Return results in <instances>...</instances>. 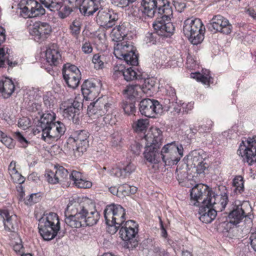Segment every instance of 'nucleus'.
<instances>
[{"label":"nucleus","instance_id":"ddd939ff","mask_svg":"<svg viewBox=\"0 0 256 256\" xmlns=\"http://www.w3.org/2000/svg\"><path fill=\"white\" fill-rule=\"evenodd\" d=\"M119 19V14L112 9L101 8L98 12L96 22L100 26L108 29L114 26Z\"/></svg>","mask_w":256,"mask_h":256},{"label":"nucleus","instance_id":"7c9ffc66","mask_svg":"<svg viewBox=\"0 0 256 256\" xmlns=\"http://www.w3.org/2000/svg\"><path fill=\"white\" fill-rule=\"evenodd\" d=\"M141 88L138 84H129L123 90V94L130 100H138L139 93L141 92Z\"/></svg>","mask_w":256,"mask_h":256},{"label":"nucleus","instance_id":"9d476101","mask_svg":"<svg viewBox=\"0 0 256 256\" xmlns=\"http://www.w3.org/2000/svg\"><path fill=\"white\" fill-rule=\"evenodd\" d=\"M237 154L244 162L252 165L256 162V136H249L240 144Z\"/></svg>","mask_w":256,"mask_h":256},{"label":"nucleus","instance_id":"b1692460","mask_svg":"<svg viewBox=\"0 0 256 256\" xmlns=\"http://www.w3.org/2000/svg\"><path fill=\"white\" fill-rule=\"evenodd\" d=\"M214 206H209L206 204L199 206V219L201 222L208 224L211 222L215 218L217 212L213 208Z\"/></svg>","mask_w":256,"mask_h":256},{"label":"nucleus","instance_id":"dca6fc26","mask_svg":"<svg viewBox=\"0 0 256 256\" xmlns=\"http://www.w3.org/2000/svg\"><path fill=\"white\" fill-rule=\"evenodd\" d=\"M64 79L68 86L76 88L79 84L81 74L79 69L74 65L64 64L62 70Z\"/></svg>","mask_w":256,"mask_h":256},{"label":"nucleus","instance_id":"603ef678","mask_svg":"<svg viewBox=\"0 0 256 256\" xmlns=\"http://www.w3.org/2000/svg\"><path fill=\"white\" fill-rule=\"evenodd\" d=\"M118 30L119 29L116 26L112 28L110 33V37L112 40L116 42V43L122 42L124 39V38L122 34H120Z\"/></svg>","mask_w":256,"mask_h":256},{"label":"nucleus","instance_id":"a18cd8bd","mask_svg":"<svg viewBox=\"0 0 256 256\" xmlns=\"http://www.w3.org/2000/svg\"><path fill=\"white\" fill-rule=\"evenodd\" d=\"M99 174H102V176H106L108 174L114 176H124L122 170L118 168H112L110 172H108L106 171V167H104L102 169H101L100 171L99 172Z\"/></svg>","mask_w":256,"mask_h":256},{"label":"nucleus","instance_id":"49530a36","mask_svg":"<svg viewBox=\"0 0 256 256\" xmlns=\"http://www.w3.org/2000/svg\"><path fill=\"white\" fill-rule=\"evenodd\" d=\"M122 107L124 113L128 115L132 114L136 112L135 104L132 102L124 101L122 102Z\"/></svg>","mask_w":256,"mask_h":256},{"label":"nucleus","instance_id":"8fccbe9b","mask_svg":"<svg viewBox=\"0 0 256 256\" xmlns=\"http://www.w3.org/2000/svg\"><path fill=\"white\" fill-rule=\"evenodd\" d=\"M40 200V193L32 194L26 198L24 200L25 204L32 206L34 204L38 202Z\"/></svg>","mask_w":256,"mask_h":256},{"label":"nucleus","instance_id":"4c0bfd02","mask_svg":"<svg viewBox=\"0 0 256 256\" xmlns=\"http://www.w3.org/2000/svg\"><path fill=\"white\" fill-rule=\"evenodd\" d=\"M191 77L196 78L198 81L204 84H209L212 77L210 76V72L205 70L202 74L195 72L191 74Z\"/></svg>","mask_w":256,"mask_h":256},{"label":"nucleus","instance_id":"bf43d9fd","mask_svg":"<svg viewBox=\"0 0 256 256\" xmlns=\"http://www.w3.org/2000/svg\"><path fill=\"white\" fill-rule=\"evenodd\" d=\"M172 98L169 97H166V98L164 100V106L167 108V110H169L170 109H175L177 106V100H174V102L172 103Z\"/></svg>","mask_w":256,"mask_h":256},{"label":"nucleus","instance_id":"0eeeda50","mask_svg":"<svg viewBox=\"0 0 256 256\" xmlns=\"http://www.w3.org/2000/svg\"><path fill=\"white\" fill-rule=\"evenodd\" d=\"M136 48L132 43L128 41H122L114 44V56L119 59H123L128 64L136 66L138 56L135 54Z\"/></svg>","mask_w":256,"mask_h":256},{"label":"nucleus","instance_id":"f3484780","mask_svg":"<svg viewBox=\"0 0 256 256\" xmlns=\"http://www.w3.org/2000/svg\"><path fill=\"white\" fill-rule=\"evenodd\" d=\"M111 106L112 104L108 102L106 97L99 98L88 106V114L90 116H95L98 118L111 111Z\"/></svg>","mask_w":256,"mask_h":256},{"label":"nucleus","instance_id":"a211bd4d","mask_svg":"<svg viewBox=\"0 0 256 256\" xmlns=\"http://www.w3.org/2000/svg\"><path fill=\"white\" fill-rule=\"evenodd\" d=\"M42 134V138L48 142L57 140L63 136L66 130L65 124L60 121H55Z\"/></svg>","mask_w":256,"mask_h":256},{"label":"nucleus","instance_id":"f8f14e48","mask_svg":"<svg viewBox=\"0 0 256 256\" xmlns=\"http://www.w3.org/2000/svg\"><path fill=\"white\" fill-rule=\"evenodd\" d=\"M82 106V103L79 100V98L69 100L64 103L63 116L74 124H78L81 119L80 108Z\"/></svg>","mask_w":256,"mask_h":256},{"label":"nucleus","instance_id":"c85d7f7f","mask_svg":"<svg viewBox=\"0 0 256 256\" xmlns=\"http://www.w3.org/2000/svg\"><path fill=\"white\" fill-rule=\"evenodd\" d=\"M10 50L8 48H0V68L4 67L6 62L9 67L13 68L18 64L16 61H12Z\"/></svg>","mask_w":256,"mask_h":256},{"label":"nucleus","instance_id":"c756f323","mask_svg":"<svg viewBox=\"0 0 256 256\" xmlns=\"http://www.w3.org/2000/svg\"><path fill=\"white\" fill-rule=\"evenodd\" d=\"M142 9L141 10V12L148 17L152 18L154 16L158 7V1L157 0H142Z\"/></svg>","mask_w":256,"mask_h":256},{"label":"nucleus","instance_id":"2eb2a0df","mask_svg":"<svg viewBox=\"0 0 256 256\" xmlns=\"http://www.w3.org/2000/svg\"><path fill=\"white\" fill-rule=\"evenodd\" d=\"M139 106L141 114L148 118H155L162 112V106L156 100L144 99L140 102Z\"/></svg>","mask_w":256,"mask_h":256},{"label":"nucleus","instance_id":"9b49d317","mask_svg":"<svg viewBox=\"0 0 256 256\" xmlns=\"http://www.w3.org/2000/svg\"><path fill=\"white\" fill-rule=\"evenodd\" d=\"M206 158V154L203 150H193L187 156V164L195 168L198 174H206L208 168V164L204 162Z\"/></svg>","mask_w":256,"mask_h":256},{"label":"nucleus","instance_id":"4be33fe9","mask_svg":"<svg viewBox=\"0 0 256 256\" xmlns=\"http://www.w3.org/2000/svg\"><path fill=\"white\" fill-rule=\"evenodd\" d=\"M56 114L52 110H47L40 116V120L36 124V128L34 129V135L38 134L40 132L42 133L44 130L50 126L51 124L55 122Z\"/></svg>","mask_w":256,"mask_h":256},{"label":"nucleus","instance_id":"6e6d98bb","mask_svg":"<svg viewBox=\"0 0 256 256\" xmlns=\"http://www.w3.org/2000/svg\"><path fill=\"white\" fill-rule=\"evenodd\" d=\"M80 22L78 20H74L70 26V29L72 34L77 35L80 32Z\"/></svg>","mask_w":256,"mask_h":256},{"label":"nucleus","instance_id":"37998d69","mask_svg":"<svg viewBox=\"0 0 256 256\" xmlns=\"http://www.w3.org/2000/svg\"><path fill=\"white\" fill-rule=\"evenodd\" d=\"M148 124V119H140L134 123L132 127L136 132H143L146 130Z\"/></svg>","mask_w":256,"mask_h":256},{"label":"nucleus","instance_id":"a19ab883","mask_svg":"<svg viewBox=\"0 0 256 256\" xmlns=\"http://www.w3.org/2000/svg\"><path fill=\"white\" fill-rule=\"evenodd\" d=\"M78 188H88L92 186V182L86 180V177H70Z\"/></svg>","mask_w":256,"mask_h":256},{"label":"nucleus","instance_id":"ea45409f","mask_svg":"<svg viewBox=\"0 0 256 256\" xmlns=\"http://www.w3.org/2000/svg\"><path fill=\"white\" fill-rule=\"evenodd\" d=\"M54 169L55 170L54 176H66L68 174L69 176H78L82 174L80 172L72 170H68L62 166H55Z\"/></svg>","mask_w":256,"mask_h":256},{"label":"nucleus","instance_id":"6e6552de","mask_svg":"<svg viewBox=\"0 0 256 256\" xmlns=\"http://www.w3.org/2000/svg\"><path fill=\"white\" fill-rule=\"evenodd\" d=\"M138 226L135 221L128 220L120 226V237L126 242L125 246L128 248H132L138 246V242L135 238L138 234Z\"/></svg>","mask_w":256,"mask_h":256},{"label":"nucleus","instance_id":"e2e57ef3","mask_svg":"<svg viewBox=\"0 0 256 256\" xmlns=\"http://www.w3.org/2000/svg\"><path fill=\"white\" fill-rule=\"evenodd\" d=\"M43 100L44 104L46 107L50 108L52 106H54V100L51 94L48 93L45 94L44 96Z\"/></svg>","mask_w":256,"mask_h":256},{"label":"nucleus","instance_id":"c9c22d12","mask_svg":"<svg viewBox=\"0 0 256 256\" xmlns=\"http://www.w3.org/2000/svg\"><path fill=\"white\" fill-rule=\"evenodd\" d=\"M4 229L8 232H16L18 230V222L16 216H8L4 224Z\"/></svg>","mask_w":256,"mask_h":256},{"label":"nucleus","instance_id":"58836bf2","mask_svg":"<svg viewBox=\"0 0 256 256\" xmlns=\"http://www.w3.org/2000/svg\"><path fill=\"white\" fill-rule=\"evenodd\" d=\"M50 11L60 10L62 7V0H40Z\"/></svg>","mask_w":256,"mask_h":256},{"label":"nucleus","instance_id":"69168bd1","mask_svg":"<svg viewBox=\"0 0 256 256\" xmlns=\"http://www.w3.org/2000/svg\"><path fill=\"white\" fill-rule=\"evenodd\" d=\"M131 151L136 155H139L141 152L142 146L138 142H134L130 146Z\"/></svg>","mask_w":256,"mask_h":256},{"label":"nucleus","instance_id":"6ab92c4d","mask_svg":"<svg viewBox=\"0 0 256 256\" xmlns=\"http://www.w3.org/2000/svg\"><path fill=\"white\" fill-rule=\"evenodd\" d=\"M52 28L47 22H36L30 28V34L38 42L45 40L50 36Z\"/></svg>","mask_w":256,"mask_h":256},{"label":"nucleus","instance_id":"412c9836","mask_svg":"<svg viewBox=\"0 0 256 256\" xmlns=\"http://www.w3.org/2000/svg\"><path fill=\"white\" fill-rule=\"evenodd\" d=\"M74 140L76 143V147L74 148L76 156H80L86 152L88 147V133L85 130H80L75 132Z\"/></svg>","mask_w":256,"mask_h":256},{"label":"nucleus","instance_id":"72a5a7b5","mask_svg":"<svg viewBox=\"0 0 256 256\" xmlns=\"http://www.w3.org/2000/svg\"><path fill=\"white\" fill-rule=\"evenodd\" d=\"M39 224H48L49 226H60V222L58 214L54 212H50L42 216L38 220Z\"/></svg>","mask_w":256,"mask_h":256},{"label":"nucleus","instance_id":"0e129e2a","mask_svg":"<svg viewBox=\"0 0 256 256\" xmlns=\"http://www.w3.org/2000/svg\"><path fill=\"white\" fill-rule=\"evenodd\" d=\"M30 124V120L26 117L20 118L18 121V126L19 127L25 130L28 128Z\"/></svg>","mask_w":256,"mask_h":256},{"label":"nucleus","instance_id":"2f4dec72","mask_svg":"<svg viewBox=\"0 0 256 256\" xmlns=\"http://www.w3.org/2000/svg\"><path fill=\"white\" fill-rule=\"evenodd\" d=\"M15 86L10 78H6L0 83V92L4 98H9L14 92Z\"/></svg>","mask_w":256,"mask_h":256},{"label":"nucleus","instance_id":"e433bc0d","mask_svg":"<svg viewBox=\"0 0 256 256\" xmlns=\"http://www.w3.org/2000/svg\"><path fill=\"white\" fill-rule=\"evenodd\" d=\"M166 57L160 50H156L151 57V61L152 64L156 68L160 67L165 64Z\"/></svg>","mask_w":256,"mask_h":256},{"label":"nucleus","instance_id":"39448f33","mask_svg":"<svg viewBox=\"0 0 256 256\" xmlns=\"http://www.w3.org/2000/svg\"><path fill=\"white\" fill-rule=\"evenodd\" d=\"M106 224L110 234H115L120 225L126 220L125 209L120 205L112 204L108 205L104 212Z\"/></svg>","mask_w":256,"mask_h":256},{"label":"nucleus","instance_id":"338daca9","mask_svg":"<svg viewBox=\"0 0 256 256\" xmlns=\"http://www.w3.org/2000/svg\"><path fill=\"white\" fill-rule=\"evenodd\" d=\"M92 46L90 42L86 41L82 44V50L84 53L86 54H90L92 52Z\"/></svg>","mask_w":256,"mask_h":256},{"label":"nucleus","instance_id":"09e8293b","mask_svg":"<svg viewBox=\"0 0 256 256\" xmlns=\"http://www.w3.org/2000/svg\"><path fill=\"white\" fill-rule=\"evenodd\" d=\"M234 186L236 187V191L242 194L244 191V177H234L233 180Z\"/></svg>","mask_w":256,"mask_h":256},{"label":"nucleus","instance_id":"20e7f679","mask_svg":"<svg viewBox=\"0 0 256 256\" xmlns=\"http://www.w3.org/2000/svg\"><path fill=\"white\" fill-rule=\"evenodd\" d=\"M89 209V205L84 202L69 203L65 212L64 222L67 226L76 228H82V222Z\"/></svg>","mask_w":256,"mask_h":256},{"label":"nucleus","instance_id":"4468645a","mask_svg":"<svg viewBox=\"0 0 256 256\" xmlns=\"http://www.w3.org/2000/svg\"><path fill=\"white\" fill-rule=\"evenodd\" d=\"M207 28L210 31L214 33L219 32L228 34L232 32V26L228 19L222 16L217 15L210 20Z\"/></svg>","mask_w":256,"mask_h":256},{"label":"nucleus","instance_id":"bb28decb","mask_svg":"<svg viewBox=\"0 0 256 256\" xmlns=\"http://www.w3.org/2000/svg\"><path fill=\"white\" fill-rule=\"evenodd\" d=\"M61 56L56 45L52 44L46 48V62L50 66H57L59 64Z\"/></svg>","mask_w":256,"mask_h":256},{"label":"nucleus","instance_id":"052dcab7","mask_svg":"<svg viewBox=\"0 0 256 256\" xmlns=\"http://www.w3.org/2000/svg\"><path fill=\"white\" fill-rule=\"evenodd\" d=\"M14 137L16 139L22 144V146L26 148L27 146L28 142L26 139L22 134L18 132H16L14 134Z\"/></svg>","mask_w":256,"mask_h":256},{"label":"nucleus","instance_id":"4d7b16f0","mask_svg":"<svg viewBox=\"0 0 256 256\" xmlns=\"http://www.w3.org/2000/svg\"><path fill=\"white\" fill-rule=\"evenodd\" d=\"M112 3L116 6L124 8L128 6L130 3H132L136 0H110Z\"/></svg>","mask_w":256,"mask_h":256},{"label":"nucleus","instance_id":"393cba45","mask_svg":"<svg viewBox=\"0 0 256 256\" xmlns=\"http://www.w3.org/2000/svg\"><path fill=\"white\" fill-rule=\"evenodd\" d=\"M82 92L86 100H93L98 94L100 88L92 80H86L82 86Z\"/></svg>","mask_w":256,"mask_h":256},{"label":"nucleus","instance_id":"13d9d810","mask_svg":"<svg viewBox=\"0 0 256 256\" xmlns=\"http://www.w3.org/2000/svg\"><path fill=\"white\" fill-rule=\"evenodd\" d=\"M154 256H169V254L164 249L154 245L152 248Z\"/></svg>","mask_w":256,"mask_h":256},{"label":"nucleus","instance_id":"f257e3e1","mask_svg":"<svg viewBox=\"0 0 256 256\" xmlns=\"http://www.w3.org/2000/svg\"><path fill=\"white\" fill-rule=\"evenodd\" d=\"M166 0H158L159 2H163L162 6L158 8V16L153 24L154 32H148L144 40L149 45L156 44L160 42V36L170 37L173 34L174 27L170 22L172 16V10L170 2L165 3Z\"/></svg>","mask_w":256,"mask_h":256},{"label":"nucleus","instance_id":"cd10ccee","mask_svg":"<svg viewBox=\"0 0 256 256\" xmlns=\"http://www.w3.org/2000/svg\"><path fill=\"white\" fill-rule=\"evenodd\" d=\"M244 212L242 206H234L228 212V220L230 223L236 226L244 218Z\"/></svg>","mask_w":256,"mask_h":256},{"label":"nucleus","instance_id":"5701e85b","mask_svg":"<svg viewBox=\"0 0 256 256\" xmlns=\"http://www.w3.org/2000/svg\"><path fill=\"white\" fill-rule=\"evenodd\" d=\"M103 0H83L80 7V10L84 15L93 14L96 11L102 8Z\"/></svg>","mask_w":256,"mask_h":256},{"label":"nucleus","instance_id":"7ed1b4c3","mask_svg":"<svg viewBox=\"0 0 256 256\" xmlns=\"http://www.w3.org/2000/svg\"><path fill=\"white\" fill-rule=\"evenodd\" d=\"M145 138L146 144L144 154V158L152 164L160 162L162 156L158 149L162 143V132L158 128H152Z\"/></svg>","mask_w":256,"mask_h":256},{"label":"nucleus","instance_id":"473e14b6","mask_svg":"<svg viewBox=\"0 0 256 256\" xmlns=\"http://www.w3.org/2000/svg\"><path fill=\"white\" fill-rule=\"evenodd\" d=\"M100 218V214L95 209L90 210L88 214L85 216V220L82 222V227H86L87 226H92L98 222Z\"/></svg>","mask_w":256,"mask_h":256},{"label":"nucleus","instance_id":"de8ad7c7","mask_svg":"<svg viewBox=\"0 0 256 256\" xmlns=\"http://www.w3.org/2000/svg\"><path fill=\"white\" fill-rule=\"evenodd\" d=\"M179 184L182 186L186 188L193 187L196 184V182L192 178H188V177H176Z\"/></svg>","mask_w":256,"mask_h":256},{"label":"nucleus","instance_id":"f704fd0d","mask_svg":"<svg viewBox=\"0 0 256 256\" xmlns=\"http://www.w3.org/2000/svg\"><path fill=\"white\" fill-rule=\"evenodd\" d=\"M141 90L148 96H152L156 92V80L153 78L146 80Z\"/></svg>","mask_w":256,"mask_h":256},{"label":"nucleus","instance_id":"5fc2aeb1","mask_svg":"<svg viewBox=\"0 0 256 256\" xmlns=\"http://www.w3.org/2000/svg\"><path fill=\"white\" fill-rule=\"evenodd\" d=\"M116 27L119 29L118 30L120 31V34H122L124 38H126L130 28V24L128 22H124L116 26Z\"/></svg>","mask_w":256,"mask_h":256},{"label":"nucleus","instance_id":"1a4fd4ad","mask_svg":"<svg viewBox=\"0 0 256 256\" xmlns=\"http://www.w3.org/2000/svg\"><path fill=\"white\" fill-rule=\"evenodd\" d=\"M184 149L181 144L175 142L167 144L160 152L162 162L168 166L176 164L183 156Z\"/></svg>","mask_w":256,"mask_h":256},{"label":"nucleus","instance_id":"3c124183","mask_svg":"<svg viewBox=\"0 0 256 256\" xmlns=\"http://www.w3.org/2000/svg\"><path fill=\"white\" fill-rule=\"evenodd\" d=\"M104 57L100 56L98 54L94 55L92 62L94 64V68L99 70L104 67Z\"/></svg>","mask_w":256,"mask_h":256},{"label":"nucleus","instance_id":"774afa93","mask_svg":"<svg viewBox=\"0 0 256 256\" xmlns=\"http://www.w3.org/2000/svg\"><path fill=\"white\" fill-rule=\"evenodd\" d=\"M72 9L68 6H65L64 8L59 11L58 16L62 18H64L71 13Z\"/></svg>","mask_w":256,"mask_h":256},{"label":"nucleus","instance_id":"864d4df0","mask_svg":"<svg viewBox=\"0 0 256 256\" xmlns=\"http://www.w3.org/2000/svg\"><path fill=\"white\" fill-rule=\"evenodd\" d=\"M110 111L108 112L107 114H106L102 118V122H102V124H114L116 122V116L113 115L112 114L110 113Z\"/></svg>","mask_w":256,"mask_h":256},{"label":"nucleus","instance_id":"680f3d73","mask_svg":"<svg viewBox=\"0 0 256 256\" xmlns=\"http://www.w3.org/2000/svg\"><path fill=\"white\" fill-rule=\"evenodd\" d=\"M166 96L172 98L173 102L178 100L174 88L170 86L166 87Z\"/></svg>","mask_w":256,"mask_h":256},{"label":"nucleus","instance_id":"aec40b11","mask_svg":"<svg viewBox=\"0 0 256 256\" xmlns=\"http://www.w3.org/2000/svg\"><path fill=\"white\" fill-rule=\"evenodd\" d=\"M38 224V232L44 240L50 241L54 239L57 236L58 238L64 236L66 233V229L60 230V226L51 225Z\"/></svg>","mask_w":256,"mask_h":256},{"label":"nucleus","instance_id":"79ce46f5","mask_svg":"<svg viewBox=\"0 0 256 256\" xmlns=\"http://www.w3.org/2000/svg\"><path fill=\"white\" fill-rule=\"evenodd\" d=\"M32 7L31 14L32 18L42 16L46 13V10L41 4L34 0H32Z\"/></svg>","mask_w":256,"mask_h":256},{"label":"nucleus","instance_id":"c03bdc74","mask_svg":"<svg viewBox=\"0 0 256 256\" xmlns=\"http://www.w3.org/2000/svg\"><path fill=\"white\" fill-rule=\"evenodd\" d=\"M20 15L24 18H32L31 16L32 7V0H28L26 5L20 8Z\"/></svg>","mask_w":256,"mask_h":256},{"label":"nucleus","instance_id":"f03ea898","mask_svg":"<svg viewBox=\"0 0 256 256\" xmlns=\"http://www.w3.org/2000/svg\"><path fill=\"white\" fill-rule=\"evenodd\" d=\"M190 204L198 206L208 204L209 206L219 204L221 208L220 210H224L228 202L226 192H224L220 194H216L211 188L203 184H195L190 190Z\"/></svg>","mask_w":256,"mask_h":256},{"label":"nucleus","instance_id":"a878e982","mask_svg":"<svg viewBox=\"0 0 256 256\" xmlns=\"http://www.w3.org/2000/svg\"><path fill=\"white\" fill-rule=\"evenodd\" d=\"M114 75L118 76H122L128 82L138 79L140 77V75L138 74L132 68L126 69L122 64L114 66Z\"/></svg>","mask_w":256,"mask_h":256},{"label":"nucleus","instance_id":"423d86ee","mask_svg":"<svg viewBox=\"0 0 256 256\" xmlns=\"http://www.w3.org/2000/svg\"><path fill=\"white\" fill-rule=\"evenodd\" d=\"M205 27L199 18H188L184 22L183 32L194 45L200 43L204 38Z\"/></svg>","mask_w":256,"mask_h":256}]
</instances>
